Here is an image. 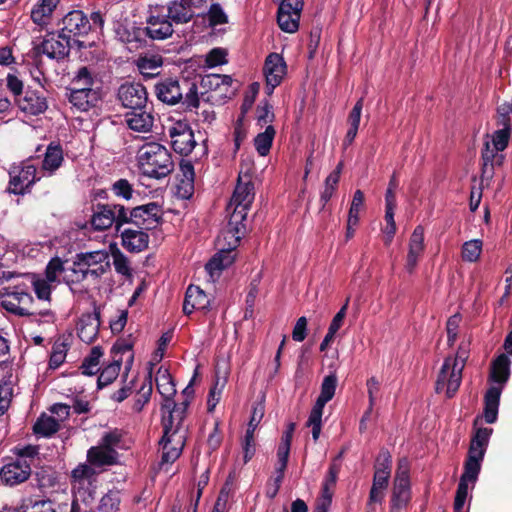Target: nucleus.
<instances>
[{
	"mask_svg": "<svg viewBox=\"0 0 512 512\" xmlns=\"http://www.w3.org/2000/svg\"><path fill=\"white\" fill-rule=\"evenodd\" d=\"M244 232V222L233 223V215H230L227 226L221 231L216 240V246L219 251L205 266L211 281H215L221 272L234 262V250L239 245Z\"/></svg>",
	"mask_w": 512,
	"mask_h": 512,
	"instance_id": "1",
	"label": "nucleus"
},
{
	"mask_svg": "<svg viewBox=\"0 0 512 512\" xmlns=\"http://www.w3.org/2000/svg\"><path fill=\"white\" fill-rule=\"evenodd\" d=\"M110 268L109 254L105 250L81 252L75 255L71 275H66V283L81 282L92 279L97 280Z\"/></svg>",
	"mask_w": 512,
	"mask_h": 512,
	"instance_id": "2",
	"label": "nucleus"
},
{
	"mask_svg": "<svg viewBox=\"0 0 512 512\" xmlns=\"http://www.w3.org/2000/svg\"><path fill=\"white\" fill-rule=\"evenodd\" d=\"M137 162L143 175L158 180L167 177L174 170L170 152L155 142L146 143L138 150Z\"/></svg>",
	"mask_w": 512,
	"mask_h": 512,
	"instance_id": "3",
	"label": "nucleus"
},
{
	"mask_svg": "<svg viewBox=\"0 0 512 512\" xmlns=\"http://www.w3.org/2000/svg\"><path fill=\"white\" fill-rule=\"evenodd\" d=\"M253 164L251 161L241 163L238 182L232 198L227 206V211L233 215V223L244 222L248 210L254 200V185L252 183Z\"/></svg>",
	"mask_w": 512,
	"mask_h": 512,
	"instance_id": "4",
	"label": "nucleus"
},
{
	"mask_svg": "<svg viewBox=\"0 0 512 512\" xmlns=\"http://www.w3.org/2000/svg\"><path fill=\"white\" fill-rule=\"evenodd\" d=\"M464 366V357L459 355L446 357L437 376L436 392L444 393L448 398L453 397L460 387Z\"/></svg>",
	"mask_w": 512,
	"mask_h": 512,
	"instance_id": "5",
	"label": "nucleus"
},
{
	"mask_svg": "<svg viewBox=\"0 0 512 512\" xmlns=\"http://www.w3.org/2000/svg\"><path fill=\"white\" fill-rule=\"evenodd\" d=\"M337 387V377L330 374L324 377L321 384V392L318 396L308 418L306 425L312 428V438L316 442L319 439L322 429V415L327 402L335 395Z\"/></svg>",
	"mask_w": 512,
	"mask_h": 512,
	"instance_id": "6",
	"label": "nucleus"
},
{
	"mask_svg": "<svg viewBox=\"0 0 512 512\" xmlns=\"http://www.w3.org/2000/svg\"><path fill=\"white\" fill-rule=\"evenodd\" d=\"M391 463L390 454L387 451H382L375 463L373 483L369 493V505L382 503L384 500L391 474Z\"/></svg>",
	"mask_w": 512,
	"mask_h": 512,
	"instance_id": "7",
	"label": "nucleus"
},
{
	"mask_svg": "<svg viewBox=\"0 0 512 512\" xmlns=\"http://www.w3.org/2000/svg\"><path fill=\"white\" fill-rule=\"evenodd\" d=\"M128 223V210L122 205H98L91 218V225L95 230H106L113 224L117 230Z\"/></svg>",
	"mask_w": 512,
	"mask_h": 512,
	"instance_id": "8",
	"label": "nucleus"
},
{
	"mask_svg": "<svg viewBox=\"0 0 512 512\" xmlns=\"http://www.w3.org/2000/svg\"><path fill=\"white\" fill-rule=\"evenodd\" d=\"M410 499L409 466L406 460H401L398 464L393 483L391 512H400L408 505Z\"/></svg>",
	"mask_w": 512,
	"mask_h": 512,
	"instance_id": "9",
	"label": "nucleus"
},
{
	"mask_svg": "<svg viewBox=\"0 0 512 512\" xmlns=\"http://www.w3.org/2000/svg\"><path fill=\"white\" fill-rule=\"evenodd\" d=\"M188 407V401L184 400L180 404H175L174 401H166L162 404L163 411V429L164 433L176 432L186 436V428L183 426L185 419L186 410Z\"/></svg>",
	"mask_w": 512,
	"mask_h": 512,
	"instance_id": "10",
	"label": "nucleus"
},
{
	"mask_svg": "<svg viewBox=\"0 0 512 512\" xmlns=\"http://www.w3.org/2000/svg\"><path fill=\"white\" fill-rule=\"evenodd\" d=\"M146 23V34L154 40H163L173 34L172 21L164 6L151 8Z\"/></svg>",
	"mask_w": 512,
	"mask_h": 512,
	"instance_id": "11",
	"label": "nucleus"
},
{
	"mask_svg": "<svg viewBox=\"0 0 512 512\" xmlns=\"http://www.w3.org/2000/svg\"><path fill=\"white\" fill-rule=\"evenodd\" d=\"M168 135L173 150L181 155L190 154L196 145L193 131L186 122L173 123L168 127Z\"/></svg>",
	"mask_w": 512,
	"mask_h": 512,
	"instance_id": "12",
	"label": "nucleus"
},
{
	"mask_svg": "<svg viewBox=\"0 0 512 512\" xmlns=\"http://www.w3.org/2000/svg\"><path fill=\"white\" fill-rule=\"evenodd\" d=\"M32 302V296L18 288L7 289L1 299L2 307L18 316L34 315L35 312L31 310Z\"/></svg>",
	"mask_w": 512,
	"mask_h": 512,
	"instance_id": "13",
	"label": "nucleus"
},
{
	"mask_svg": "<svg viewBox=\"0 0 512 512\" xmlns=\"http://www.w3.org/2000/svg\"><path fill=\"white\" fill-rule=\"evenodd\" d=\"M117 98L121 105L131 110L147 107L148 94L140 83H124L118 88Z\"/></svg>",
	"mask_w": 512,
	"mask_h": 512,
	"instance_id": "14",
	"label": "nucleus"
},
{
	"mask_svg": "<svg viewBox=\"0 0 512 512\" xmlns=\"http://www.w3.org/2000/svg\"><path fill=\"white\" fill-rule=\"evenodd\" d=\"M91 28V23L86 15L82 11L75 10L63 18V27L60 33L70 43L72 41L80 43L76 38L87 35Z\"/></svg>",
	"mask_w": 512,
	"mask_h": 512,
	"instance_id": "15",
	"label": "nucleus"
},
{
	"mask_svg": "<svg viewBox=\"0 0 512 512\" xmlns=\"http://www.w3.org/2000/svg\"><path fill=\"white\" fill-rule=\"evenodd\" d=\"M71 43L59 33H48L42 41L35 46L38 54L50 59H63L69 53Z\"/></svg>",
	"mask_w": 512,
	"mask_h": 512,
	"instance_id": "16",
	"label": "nucleus"
},
{
	"mask_svg": "<svg viewBox=\"0 0 512 512\" xmlns=\"http://www.w3.org/2000/svg\"><path fill=\"white\" fill-rule=\"evenodd\" d=\"M161 219L160 206L154 202L138 206L128 212V223L138 228L150 230L155 228Z\"/></svg>",
	"mask_w": 512,
	"mask_h": 512,
	"instance_id": "17",
	"label": "nucleus"
},
{
	"mask_svg": "<svg viewBox=\"0 0 512 512\" xmlns=\"http://www.w3.org/2000/svg\"><path fill=\"white\" fill-rule=\"evenodd\" d=\"M37 169L30 161L14 167L10 172V191L14 194H23L38 178Z\"/></svg>",
	"mask_w": 512,
	"mask_h": 512,
	"instance_id": "18",
	"label": "nucleus"
},
{
	"mask_svg": "<svg viewBox=\"0 0 512 512\" xmlns=\"http://www.w3.org/2000/svg\"><path fill=\"white\" fill-rule=\"evenodd\" d=\"M31 475V465L26 459H16L0 469V479L8 486L25 482Z\"/></svg>",
	"mask_w": 512,
	"mask_h": 512,
	"instance_id": "19",
	"label": "nucleus"
},
{
	"mask_svg": "<svg viewBox=\"0 0 512 512\" xmlns=\"http://www.w3.org/2000/svg\"><path fill=\"white\" fill-rule=\"evenodd\" d=\"M286 74V63L277 53L268 55L264 65L267 94L271 95Z\"/></svg>",
	"mask_w": 512,
	"mask_h": 512,
	"instance_id": "20",
	"label": "nucleus"
},
{
	"mask_svg": "<svg viewBox=\"0 0 512 512\" xmlns=\"http://www.w3.org/2000/svg\"><path fill=\"white\" fill-rule=\"evenodd\" d=\"M481 465L479 463L465 462L464 473L462 474L454 501L455 512H461L468 496L469 483L475 484Z\"/></svg>",
	"mask_w": 512,
	"mask_h": 512,
	"instance_id": "21",
	"label": "nucleus"
},
{
	"mask_svg": "<svg viewBox=\"0 0 512 512\" xmlns=\"http://www.w3.org/2000/svg\"><path fill=\"white\" fill-rule=\"evenodd\" d=\"M424 250V229L422 226H417L409 239L408 253L405 262V270L407 273H414L418 262L424 253Z\"/></svg>",
	"mask_w": 512,
	"mask_h": 512,
	"instance_id": "22",
	"label": "nucleus"
},
{
	"mask_svg": "<svg viewBox=\"0 0 512 512\" xmlns=\"http://www.w3.org/2000/svg\"><path fill=\"white\" fill-rule=\"evenodd\" d=\"M16 101L22 112L32 116L42 114L48 108L46 97L38 90L27 89Z\"/></svg>",
	"mask_w": 512,
	"mask_h": 512,
	"instance_id": "23",
	"label": "nucleus"
},
{
	"mask_svg": "<svg viewBox=\"0 0 512 512\" xmlns=\"http://www.w3.org/2000/svg\"><path fill=\"white\" fill-rule=\"evenodd\" d=\"M186 436L177 434L175 431L167 434L164 433L160 445L162 446V462L172 463L181 454L185 444Z\"/></svg>",
	"mask_w": 512,
	"mask_h": 512,
	"instance_id": "24",
	"label": "nucleus"
},
{
	"mask_svg": "<svg viewBox=\"0 0 512 512\" xmlns=\"http://www.w3.org/2000/svg\"><path fill=\"white\" fill-rule=\"evenodd\" d=\"M144 230L141 226L139 228L135 226L121 231L123 247L130 252H141L146 249L149 243V236Z\"/></svg>",
	"mask_w": 512,
	"mask_h": 512,
	"instance_id": "25",
	"label": "nucleus"
},
{
	"mask_svg": "<svg viewBox=\"0 0 512 512\" xmlns=\"http://www.w3.org/2000/svg\"><path fill=\"white\" fill-rule=\"evenodd\" d=\"M125 122L129 129L135 132L148 133L152 130L154 115L152 111L147 110V107L135 109L125 114Z\"/></svg>",
	"mask_w": 512,
	"mask_h": 512,
	"instance_id": "26",
	"label": "nucleus"
},
{
	"mask_svg": "<svg viewBox=\"0 0 512 512\" xmlns=\"http://www.w3.org/2000/svg\"><path fill=\"white\" fill-rule=\"evenodd\" d=\"M155 92L157 98L166 104L174 105L182 98V91L177 80L166 79L155 85Z\"/></svg>",
	"mask_w": 512,
	"mask_h": 512,
	"instance_id": "27",
	"label": "nucleus"
},
{
	"mask_svg": "<svg viewBox=\"0 0 512 512\" xmlns=\"http://www.w3.org/2000/svg\"><path fill=\"white\" fill-rule=\"evenodd\" d=\"M210 305V299L198 286H189L183 304V312L187 315L194 310H206Z\"/></svg>",
	"mask_w": 512,
	"mask_h": 512,
	"instance_id": "28",
	"label": "nucleus"
},
{
	"mask_svg": "<svg viewBox=\"0 0 512 512\" xmlns=\"http://www.w3.org/2000/svg\"><path fill=\"white\" fill-rule=\"evenodd\" d=\"M100 89H88L85 91H70V103L80 111H88L97 105L100 100Z\"/></svg>",
	"mask_w": 512,
	"mask_h": 512,
	"instance_id": "29",
	"label": "nucleus"
},
{
	"mask_svg": "<svg viewBox=\"0 0 512 512\" xmlns=\"http://www.w3.org/2000/svg\"><path fill=\"white\" fill-rule=\"evenodd\" d=\"M99 326L100 321L96 314L82 315L77 326L79 338L86 344L92 343L98 335Z\"/></svg>",
	"mask_w": 512,
	"mask_h": 512,
	"instance_id": "30",
	"label": "nucleus"
},
{
	"mask_svg": "<svg viewBox=\"0 0 512 512\" xmlns=\"http://www.w3.org/2000/svg\"><path fill=\"white\" fill-rule=\"evenodd\" d=\"M117 457V451L107 449L101 444L91 447L87 452V462L96 468L115 464Z\"/></svg>",
	"mask_w": 512,
	"mask_h": 512,
	"instance_id": "31",
	"label": "nucleus"
},
{
	"mask_svg": "<svg viewBox=\"0 0 512 512\" xmlns=\"http://www.w3.org/2000/svg\"><path fill=\"white\" fill-rule=\"evenodd\" d=\"M501 392L502 386H492L485 394L484 417L489 424L497 420Z\"/></svg>",
	"mask_w": 512,
	"mask_h": 512,
	"instance_id": "32",
	"label": "nucleus"
},
{
	"mask_svg": "<svg viewBox=\"0 0 512 512\" xmlns=\"http://www.w3.org/2000/svg\"><path fill=\"white\" fill-rule=\"evenodd\" d=\"M63 150L59 145L51 143L45 152L42 172L52 175L63 163Z\"/></svg>",
	"mask_w": 512,
	"mask_h": 512,
	"instance_id": "33",
	"label": "nucleus"
},
{
	"mask_svg": "<svg viewBox=\"0 0 512 512\" xmlns=\"http://www.w3.org/2000/svg\"><path fill=\"white\" fill-rule=\"evenodd\" d=\"M165 10L169 19L175 23H187L194 15V11L188 5L187 0L174 1L168 7H165Z\"/></svg>",
	"mask_w": 512,
	"mask_h": 512,
	"instance_id": "34",
	"label": "nucleus"
},
{
	"mask_svg": "<svg viewBox=\"0 0 512 512\" xmlns=\"http://www.w3.org/2000/svg\"><path fill=\"white\" fill-rule=\"evenodd\" d=\"M501 150H496L490 141H486L482 151L483 174L491 176L494 166H500L504 161V155L500 154Z\"/></svg>",
	"mask_w": 512,
	"mask_h": 512,
	"instance_id": "35",
	"label": "nucleus"
},
{
	"mask_svg": "<svg viewBox=\"0 0 512 512\" xmlns=\"http://www.w3.org/2000/svg\"><path fill=\"white\" fill-rule=\"evenodd\" d=\"M158 392L164 398V402L173 401V396L176 394L175 384L169 371L160 367L155 377Z\"/></svg>",
	"mask_w": 512,
	"mask_h": 512,
	"instance_id": "36",
	"label": "nucleus"
},
{
	"mask_svg": "<svg viewBox=\"0 0 512 512\" xmlns=\"http://www.w3.org/2000/svg\"><path fill=\"white\" fill-rule=\"evenodd\" d=\"M96 88L99 87L93 73L87 67H81L73 77L69 91H85Z\"/></svg>",
	"mask_w": 512,
	"mask_h": 512,
	"instance_id": "37",
	"label": "nucleus"
},
{
	"mask_svg": "<svg viewBox=\"0 0 512 512\" xmlns=\"http://www.w3.org/2000/svg\"><path fill=\"white\" fill-rule=\"evenodd\" d=\"M59 0H39L31 12V18L38 25H46Z\"/></svg>",
	"mask_w": 512,
	"mask_h": 512,
	"instance_id": "38",
	"label": "nucleus"
},
{
	"mask_svg": "<svg viewBox=\"0 0 512 512\" xmlns=\"http://www.w3.org/2000/svg\"><path fill=\"white\" fill-rule=\"evenodd\" d=\"M60 429V424L55 417L46 414L41 415L34 424L35 434L49 437Z\"/></svg>",
	"mask_w": 512,
	"mask_h": 512,
	"instance_id": "39",
	"label": "nucleus"
},
{
	"mask_svg": "<svg viewBox=\"0 0 512 512\" xmlns=\"http://www.w3.org/2000/svg\"><path fill=\"white\" fill-rule=\"evenodd\" d=\"M510 375V360L509 358L501 354L493 363L491 371V379L503 385L509 378Z\"/></svg>",
	"mask_w": 512,
	"mask_h": 512,
	"instance_id": "40",
	"label": "nucleus"
},
{
	"mask_svg": "<svg viewBox=\"0 0 512 512\" xmlns=\"http://www.w3.org/2000/svg\"><path fill=\"white\" fill-rule=\"evenodd\" d=\"M62 275L63 278L66 275H71L70 269L64 267V262L60 258L56 257L51 259L46 266L45 275L43 277L57 286Z\"/></svg>",
	"mask_w": 512,
	"mask_h": 512,
	"instance_id": "41",
	"label": "nucleus"
},
{
	"mask_svg": "<svg viewBox=\"0 0 512 512\" xmlns=\"http://www.w3.org/2000/svg\"><path fill=\"white\" fill-rule=\"evenodd\" d=\"M275 129L272 125H268L264 132L259 133L254 139V145L261 156H266L272 146L275 137Z\"/></svg>",
	"mask_w": 512,
	"mask_h": 512,
	"instance_id": "42",
	"label": "nucleus"
},
{
	"mask_svg": "<svg viewBox=\"0 0 512 512\" xmlns=\"http://www.w3.org/2000/svg\"><path fill=\"white\" fill-rule=\"evenodd\" d=\"M33 290L39 300L50 301L51 291L56 287L42 275H32Z\"/></svg>",
	"mask_w": 512,
	"mask_h": 512,
	"instance_id": "43",
	"label": "nucleus"
},
{
	"mask_svg": "<svg viewBox=\"0 0 512 512\" xmlns=\"http://www.w3.org/2000/svg\"><path fill=\"white\" fill-rule=\"evenodd\" d=\"M103 352L99 346L92 348L90 354L83 360L81 370L84 375L92 376L99 372L100 359Z\"/></svg>",
	"mask_w": 512,
	"mask_h": 512,
	"instance_id": "44",
	"label": "nucleus"
},
{
	"mask_svg": "<svg viewBox=\"0 0 512 512\" xmlns=\"http://www.w3.org/2000/svg\"><path fill=\"white\" fill-rule=\"evenodd\" d=\"M121 497L117 490H110L100 499L99 512H118L120 510Z\"/></svg>",
	"mask_w": 512,
	"mask_h": 512,
	"instance_id": "45",
	"label": "nucleus"
},
{
	"mask_svg": "<svg viewBox=\"0 0 512 512\" xmlns=\"http://www.w3.org/2000/svg\"><path fill=\"white\" fill-rule=\"evenodd\" d=\"M482 241L480 239H472L466 241L462 245L461 256L463 261L476 262L482 253Z\"/></svg>",
	"mask_w": 512,
	"mask_h": 512,
	"instance_id": "46",
	"label": "nucleus"
},
{
	"mask_svg": "<svg viewBox=\"0 0 512 512\" xmlns=\"http://www.w3.org/2000/svg\"><path fill=\"white\" fill-rule=\"evenodd\" d=\"M163 60L159 55L145 56L138 60V68L144 75L153 76L157 74V70L162 66Z\"/></svg>",
	"mask_w": 512,
	"mask_h": 512,
	"instance_id": "47",
	"label": "nucleus"
},
{
	"mask_svg": "<svg viewBox=\"0 0 512 512\" xmlns=\"http://www.w3.org/2000/svg\"><path fill=\"white\" fill-rule=\"evenodd\" d=\"M340 469H341L340 463H338L337 461L331 462L328 472H327V475L325 476L323 483H322V492L321 493L333 495Z\"/></svg>",
	"mask_w": 512,
	"mask_h": 512,
	"instance_id": "48",
	"label": "nucleus"
},
{
	"mask_svg": "<svg viewBox=\"0 0 512 512\" xmlns=\"http://www.w3.org/2000/svg\"><path fill=\"white\" fill-rule=\"evenodd\" d=\"M97 474L96 467L88 463H81L71 472L73 482L81 484L92 480Z\"/></svg>",
	"mask_w": 512,
	"mask_h": 512,
	"instance_id": "49",
	"label": "nucleus"
},
{
	"mask_svg": "<svg viewBox=\"0 0 512 512\" xmlns=\"http://www.w3.org/2000/svg\"><path fill=\"white\" fill-rule=\"evenodd\" d=\"M180 171L182 173L183 179L181 180V185L184 188V197H189L193 191V182H194V167L189 161H182L180 164Z\"/></svg>",
	"mask_w": 512,
	"mask_h": 512,
	"instance_id": "50",
	"label": "nucleus"
},
{
	"mask_svg": "<svg viewBox=\"0 0 512 512\" xmlns=\"http://www.w3.org/2000/svg\"><path fill=\"white\" fill-rule=\"evenodd\" d=\"M366 386L369 397V409L365 412V414L362 417L360 423V430H363L365 428L364 422L369 418L371 410L375 404L376 395L378 394L380 388V382L376 377L373 376L367 380Z\"/></svg>",
	"mask_w": 512,
	"mask_h": 512,
	"instance_id": "51",
	"label": "nucleus"
},
{
	"mask_svg": "<svg viewBox=\"0 0 512 512\" xmlns=\"http://www.w3.org/2000/svg\"><path fill=\"white\" fill-rule=\"evenodd\" d=\"M206 19L208 20L209 26L212 28L228 22V16L219 3H213L210 6L206 14Z\"/></svg>",
	"mask_w": 512,
	"mask_h": 512,
	"instance_id": "52",
	"label": "nucleus"
},
{
	"mask_svg": "<svg viewBox=\"0 0 512 512\" xmlns=\"http://www.w3.org/2000/svg\"><path fill=\"white\" fill-rule=\"evenodd\" d=\"M121 369V363L114 361L107 365L100 373L98 377V386L104 387L112 383L119 375Z\"/></svg>",
	"mask_w": 512,
	"mask_h": 512,
	"instance_id": "53",
	"label": "nucleus"
},
{
	"mask_svg": "<svg viewBox=\"0 0 512 512\" xmlns=\"http://www.w3.org/2000/svg\"><path fill=\"white\" fill-rule=\"evenodd\" d=\"M337 173L338 172H331L324 181V187L320 195V202L323 207L330 201L337 189L339 183Z\"/></svg>",
	"mask_w": 512,
	"mask_h": 512,
	"instance_id": "54",
	"label": "nucleus"
},
{
	"mask_svg": "<svg viewBox=\"0 0 512 512\" xmlns=\"http://www.w3.org/2000/svg\"><path fill=\"white\" fill-rule=\"evenodd\" d=\"M299 19L295 18L293 13L288 14L286 12L278 11L277 22L280 29L287 33H294L299 28Z\"/></svg>",
	"mask_w": 512,
	"mask_h": 512,
	"instance_id": "55",
	"label": "nucleus"
},
{
	"mask_svg": "<svg viewBox=\"0 0 512 512\" xmlns=\"http://www.w3.org/2000/svg\"><path fill=\"white\" fill-rule=\"evenodd\" d=\"M364 205V194L361 190H356L348 214V222L358 223L359 213Z\"/></svg>",
	"mask_w": 512,
	"mask_h": 512,
	"instance_id": "56",
	"label": "nucleus"
},
{
	"mask_svg": "<svg viewBox=\"0 0 512 512\" xmlns=\"http://www.w3.org/2000/svg\"><path fill=\"white\" fill-rule=\"evenodd\" d=\"M122 437L123 435L121 431L115 429L104 433L103 436L101 437L99 444H101L107 449H112L116 451L117 448L121 447Z\"/></svg>",
	"mask_w": 512,
	"mask_h": 512,
	"instance_id": "57",
	"label": "nucleus"
},
{
	"mask_svg": "<svg viewBox=\"0 0 512 512\" xmlns=\"http://www.w3.org/2000/svg\"><path fill=\"white\" fill-rule=\"evenodd\" d=\"M510 138V127L505 124L502 129L495 131L491 138V145L496 148V150L503 151L507 145Z\"/></svg>",
	"mask_w": 512,
	"mask_h": 512,
	"instance_id": "58",
	"label": "nucleus"
},
{
	"mask_svg": "<svg viewBox=\"0 0 512 512\" xmlns=\"http://www.w3.org/2000/svg\"><path fill=\"white\" fill-rule=\"evenodd\" d=\"M152 394V382L149 379L144 382L137 393V399L134 404L135 411H141L144 405L149 401Z\"/></svg>",
	"mask_w": 512,
	"mask_h": 512,
	"instance_id": "59",
	"label": "nucleus"
},
{
	"mask_svg": "<svg viewBox=\"0 0 512 512\" xmlns=\"http://www.w3.org/2000/svg\"><path fill=\"white\" fill-rule=\"evenodd\" d=\"M492 431L493 430L491 428L477 429L471 440L470 446L478 449L482 448L484 451H486Z\"/></svg>",
	"mask_w": 512,
	"mask_h": 512,
	"instance_id": "60",
	"label": "nucleus"
},
{
	"mask_svg": "<svg viewBox=\"0 0 512 512\" xmlns=\"http://www.w3.org/2000/svg\"><path fill=\"white\" fill-rule=\"evenodd\" d=\"M227 51L223 48H213L207 55L205 63L208 67H216L227 63Z\"/></svg>",
	"mask_w": 512,
	"mask_h": 512,
	"instance_id": "61",
	"label": "nucleus"
},
{
	"mask_svg": "<svg viewBox=\"0 0 512 512\" xmlns=\"http://www.w3.org/2000/svg\"><path fill=\"white\" fill-rule=\"evenodd\" d=\"M279 2L278 11L286 12L288 14L293 13L294 17L300 20L303 9V0H281Z\"/></svg>",
	"mask_w": 512,
	"mask_h": 512,
	"instance_id": "62",
	"label": "nucleus"
},
{
	"mask_svg": "<svg viewBox=\"0 0 512 512\" xmlns=\"http://www.w3.org/2000/svg\"><path fill=\"white\" fill-rule=\"evenodd\" d=\"M113 264L117 273L130 276L131 269L127 257L118 249L113 253Z\"/></svg>",
	"mask_w": 512,
	"mask_h": 512,
	"instance_id": "63",
	"label": "nucleus"
},
{
	"mask_svg": "<svg viewBox=\"0 0 512 512\" xmlns=\"http://www.w3.org/2000/svg\"><path fill=\"white\" fill-rule=\"evenodd\" d=\"M66 352L67 349L65 344L61 343L54 345L50 356L49 366L53 369L58 368L65 361Z\"/></svg>",
	"mask_w": 512,
	"mask_h": 512,
	"instance_id": "64",
	"label": "nucleus"
}]
</instances>
